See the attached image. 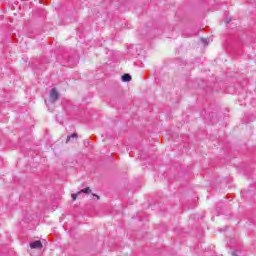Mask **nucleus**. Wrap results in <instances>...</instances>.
Returning a JSON list of instances; mask_svg holds the SVG:
<instances>
[{
    "label": "nucleus",
    "mask_w": 256,
    "mask_h": 256,
    "mask_svg": "<svg viewBox=\"0 0 256 256\" xmlns=\"http://www.w3.org/2000/svg\"><path fill=\"white\" fill-rule=\"evenodd\" d=\"M59 99V92H57V89L53 88L50 91L49 100L46 101V105H49V103H55Z\"/></svg>",
    "instance_id": "nucleus-1"
},
{
    "label": "nucleus",
    "mask_w": 256,
    "mask_h": 256,
    "mask_svg": "<svg viewBox=\"0 0 256 256\" xmlns=\"http://www.w3.org/2000/svg\"><path fill=\"white\" fill-rule=\"evenodd\" d=\"M202 42L203 43H209V40L208 39H202Z\"/></svg>",
    "instance_id": "nucleus-7"
},
{
    "label": "nucleus",
    "mask_w": 256,
    "mask_h": 256,
    "mask_svg": "<svg viewBox=\"0 0 256 256\" xmlns=\"http://www.w3.org/2000/svg\"><path fill=\"white\" fill-rule=\"evenodd\" d=\"M94 197H96L97 199H99V196L97 194H93Z\"/></svg>",
    "instance_id": "nucleus-8"
},
{
    "label": "nucleus",
    "mask_w": 256,
    "mask_h": 256,
    "mask_svg": "<svg viewBox=\"0 0 256 256\" xmlns=\"http://www.w3.org/2000/svg\"><path fill=\"white\" fill-rule=\"evenodd\" d=\"M122 81H123L124 83H127V82L131 81V75H129V74H124V75L122 76Z\"/></svg>",
    "instance_id": "nucleus-3"
},
{
    "label": "nucleus",
    "mask_w": 256,
    "mask_h": 256,
    "mask_svg": "<svg viewBox=\"0 0 256 256\" xmlns=\"http://www.w3.org/2000/svg\"><path fill=\"white\" fill-rule=\"evenodd\" d=\"M72 139H77V133H74L71 136H68L67 137V143H69V141H72Z\"/></svg>",
    "instance_id": "nucleus-5"
},
{
    "label": "nucleus",
    "mask_w": 256,
    "mask_h": 256,
    "mask_svg": "<svg viewBox=\"0 0 256 256\" xmlns=\"http://www.w3.org/2000/svg\"><path fill=\"white\" fill-rule=\"evenodd\" d=\"M231 22V20H226V23H230Z\"/></svg>",
    "instance_id": "nucleus-9"
},
{
    "label": "nucleus",
    "mask_w": 256,
    "mask_h": 256,
    "mask_svg": "<svg viewBox=\"0 0 256 256\" xmlns=\"http://www.w3.org/2000/svg\"><path fill=\"white\" fill-rule=\"evenodd\" d=\"M77 197H79V192L76 193V194H72V200H73V201H76V200H77Z\"/></svg>",
    "instance_id": "nucleus-6"
},
{
    "label": "nucleus",
    "mask_w": 256,
    "mask_h": 256,
    "mask_svg": "<svg viewBox=\"0 0 256 256\" xmlns=\"http://www.w3.org/2000/svg\"><path fill=\"white\" fill-rule=\"evenodd\" d=\"M81 193H86V195H89L91 193V188L87 187L85 189H82L78 192V195H81Z\"/></svg>",
    "instance_id": "nucleus-4"
},
{
    "label": "nucleus",
    "mask_w": 256,
    "mask_h": 256,
    "mask_svg": "<svg viewBox=\"0 0 256 256\" xmlns=\"http://www.w3.org/2000/svg\"><path fill=\"white\" fill-rule=\"evenodd\" d=\"M30 249H43V243H41V241L39 240L31 242Z\"/></svg>",
    "instance_id": "nucleus-2"
}]
</instances>
